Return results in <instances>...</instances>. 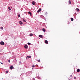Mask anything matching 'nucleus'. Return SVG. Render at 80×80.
<instances>
[{
    "label": "nucleus",
    "mask_w": 80,
    "mask_h": 80,
    "mask_svg": "<svg viewBox=\"0 0 80 80\" xmlns=\"http://www.w3.org/2000/svg\"><path fill=\"white\" fill-rule=\"evenodd\" d=\"M0 80H1L0 79Z\"/></svg>",
    "instance_id": "obj_34"
},
{
    "label": "nucleus",
    "mask_w": 80,
    "mask_h": 80,
    "mask_svg": "<svg viewBox=\"0 0 80 80\" xmlns=\"http://www.w3.org/2000/svg\"><path fill=\"white\" fill-rule=\"evenodd\" d=\"M70 77H72V75H70Z\"/></svg>",
    "instance_id": "obj_31"
},
{
    "label": "nucleus",
    "mask_w": 80,
    "mask_h": 80,
    "mask_svg": "<svg viewBox=\"0 0 80 80\" xmlns=\"http://www.w3.org/2000/svg\"><path fill=\"white\" fill-rule=\"evenodd\" d=\"M79 33H80V32H79Z\"/></svg>",
    "instance_id": "obj_33"
},
{
    "label": "nucleus",
    "mask_w": 80,
    "mask_h": 80,
    "mask_svg": "<svg viewBox=\"0 0 80 80\" xmlns=\"http://www.w3.org/2000/svg\"><path fill=\"white\" fill-rule=\"evenodd\" d=\"M28 14H30H30H31V13H31V12H28Z\"/></svg>",
    "instance_id": "obj_18"
},
{
    "label": "nucleus",
    "mask_w": 80,
    "mask_h": 80,
    "mask_svg": "<svg viewBox=\"0 0 80 80\" xmlns=\"http://www.w3.org/2000/svg\"><path fill=\"white\" fill-rule=\"evenodd\" d=\"M1 30H3V28L2 27L1 28Z\"/></svg>",
    "instance_id": "obj_20"
},
{
    "label": "nucleus",
    "mask_w": 80,
    "mask_h": 80,
    "mask_svg": "<svg viewBox=\"0 0 80 80\" xmlns=\"http://www.w3.org/2000/svg\"><path fill=\"white\" fill-rule=\"evenodd\" d=\"M39 37L40 38H43V36L42 35H39Z\"/></svg>",
    "instance_id": "obj_3"
},
{
    "label": "nucleus",
    "mask_w": 80,
    "mask_h": 80,
    "mask_svg": "<svg viewBox=\"0 0 80 80\" xmlns=\"http://www.w3.org/2000/svg\"><path fill=\"white\" fill-rule=\"evenodd\" d=\"M45 43H46V44H48V42L47 40H45Z\"/></svg>",
    "instance_id": "obj_7"
},
{
    "label": "nucleus",
    "mask_w": 80,
    "mask_h": 80,
    "mask_svg": "<svg viewBox=\"0 0 80 80\" xmlns=\"http://www.w3.org/2000/svg\"><path fill=\"white\" fill-rule=\"evenodd\" d=\"M46 80H47V79Z\"/></svg>",
    "instance_id": "obj_35"
},
{
    "label": "nucleus",
    "mask_w": 80,
    "mask_h": 80,
    "mask_svg": "<svg viewBox=\"0 0 80 80\" xmlns=\"http://www.w3.org/2000/svg\"><path fill=\"white\" fill-rule=\"evenodd\" d=\"M76 10L77 12H79V9H78V8H77Z\"/></svg>",
    "instance_id": "obj_13"
},
{
    "label": "nucleus",
    "mask_w": 80,
    "mask_h": 80,
    "mask_svg": "<svg viewBox=\"0 0 80 80\" xmlns=\"http://www.w3.org/2000/svg\"><path fill=\"white\" fill-rule=\"evenodd\" d=\"M19 24H20V25H22L23 24V22L21 21H19Z\"/></svg>",
    "instance_id": "obj_5"
},
{
    "label": "nucleus",
    "mask_w": 80,
    "mask_h": 80,
    "mask_svg": "<svg viewBox=\"0 0 80 80\" xmlns=\"http://www.w3.org/2000/svg\"><path fill=\"white\" fill-rule=\"evenodd\" d=\"M41 10H42V8H39V10H38L37 11V12L39 13L40 11H41Z\"/></svg>",
    "instance_id": "obj_2"
},
{
    "label": "nucleus",
    "mask_w": 80,
    "mask_h": 80,
    "mask_svg": "<svg viewBox=\"0 0 80 80\" xmlns=\"http://www.w3.org/2000/svg\"><path fill=\"white\" fill-rule=\"evenodd\" d=\"M31 58V56H28L26 58V59H27V58Z\"/></svg>",
    "instance_id": "obj_4"
},
{
    "label": "nucleus",
    "mask_w": 80,
    "mask_h": 80,
    "mask_svg": "<svg viewBox=\"0 0 80 80\" xmlns=\"http://www.w3.org/2000/svg\"><path fill=\"white\" fill-rule=\"evenodd\" d=\"M24 47L25 48H26V49H27L28 48V46H27V45H26L24 46Z\"/></svg>",
    "instance_id": "obj_6"
},
{
    "label": "nucleus",
    "mask_w": 80,
    "mask_h": 80,
    "mask_svg": "<svg viewBox=\"0 0 80 80\" xmlns=\"http://www.w3.org/2000/svg\"><path fill=\"white\" fill-rule=\"evenodd\" d=\"M42 30L43 32H45V28H42Z\"/></svg>",
    "instance_id": "obj_11"
},
{
    "label": "nucleus",
    "mask_w": 80,
    "mask_h": 80,
    "mask_svg": "<svg viewBox=\"0 0 80 80\" xmlns=\"http://www.w3.org/2000/svg\"><path fill=\"white\" fill-rule=\"evenodd\" d=\"M0 63H1V64H2V65H3V63L2 62H0Z\"/></svg>",
    "instance_id": "obj_26"
},
{
    "label": "nucleus",
    "mask_w": 80,
    "mask_h": 80,
    "mask_svg": "<svg viewBox=\"0 0 80 80\" xmlns=\"http://www.w3.org/2000/svg\"><path fill=\"white\" fill-rule=\"evenodd\" d=\"M38 62H40V60L39 59L38 60Z\"/></svg>",
    "instance_id": "obj_21"
},
{
    "label": "nucleus",
    "mask_w": 80,
    "mask_h": 80,
    "mask_svg": "<svg viewBox=\"0 0 80 80\" xmlns=\"http://www.w3.org/2000/svg\"><path fill=\"white\" fill-rule=\"evenodd\" d=\"M22 21L24 22H26V21L25 20H24V19H23L22 20Z\"/></svg>",
    "instance_id": "obj_17"
},
{
    "label": "nucleus",
    "mask_w": 80,
    "mask_h": 80,
    "mask_svg": "<svg viewBox=\"0 0 80 80\" xmlns=\"http://www.w3.org/2000/svg\"><path fill=\"white\" fill-rule=\"evenodd\" d=\"M45 15H47V12H46V13H45Z\"/></svg>",
    "instance_id": "obj_25"
},
{
    "label": "nucleus",
    "mask_w": 80,
    "mask_h": 80,
    "mask_svg": "<svg viewBox=\"0 0 80 80\" xmlns=\"http://www.w3.org/2000/svg\"><path fill=\"white\" fill-rule=\"evenodd\" d=\"M20 63H21V62H19Z\"/></svg>",
    "instance_id": "obj_32"
},
{
    "label": "nucleus",
    "mask_w": 80,
    "mask_h": 80,
    "mask_svg": "<svg viewBox=\"0 0 80 80\" xmlns=\"http://www.w3.org/2000/svg\"><path fill=\"white\" fill-rule=\"evenodd\" d=\"M28 45H30V42H28Z\"/></svg>",
    "instance_id": "obj_23"
},
{
    "label": "nucleus",
    "mask_w": 80,
    "mask_h": 80,
    "mask_svg": "<svg viewBox=\"0 0 80 80\" xmlns=\"http://www.w3.org/2000/svg\"><path fill=\"white\" fill-rule=\"evenodd\" d=\"M68 2H69V3L70 5L71 4V1H70V0H69Z\"/></svg>",
    "instance_id": "obj_14"
},
{
    "label": "nucleus",
    "mask_w": 80,
    "mask_h": 80,
    "mask_svg": "<svg viewBox=\"0 0 80 80\" xmlns=\"http://www.w3.org/2000/svg\"><path fill=\"white\" fill-rule=\"evenodd\" d=\"M8 9H9V10L10 11V10H11V8H10V7H9L8 8Z\"/></svg>",
    "instance_id": "obj_16"
},
{
    "label": "nucleus",
    "mask_w": 80,
    "mask_h": 80,
    "mask_svg": "<svg viewBox=\"0 0 80 80\" xmlns=\"http://www.w3.org/2000/svg\"><path fill=\"white\" fill-rule=\"evenodd\" d=\"M30 16H32V13L30 14Z\"/></svg>",
    "instance_id": "obj_28"
},
{
    "label": "nucleus",
    "mask_w": 80,
    "mask_h": 80,
    "mask_svg": "<svg viewBox=\"0 0 80 80\" xmlns=\"http://www.w3.org/2000/svg\"><path fill=\"white\" fill-rule=\"evenodd\" d=\"M71 21H73V18H71Z\"/></svg>",
    "instance_id": "obj_15"
},
{
    "label": "nucleus",
    "mask_w": 80,
    "mask_h": 80,
    "mask_svg": "<svg viewBox=\"0 0 80 80\" xmlns=\"http://www.w3.org/2000/svg\"><path fill=\"white\" fill-rule=\"evenodd\" d=\"M74 79H76V78H77L74 77Z\"/></svg>",
    "instance_id": "obj_29"
},
{
    "label": "nucleus",
    "mask_w": 80,
    "mask_h": 80,
    "mask_svg": "<svg viewBox=\"0 0 80 80\" xmlns=\"http://www.w3.org/2000/svg\"><path fill=\"white\" fill-rule=\"evenodd\" d=\"M30 37H32L33 36V34L31 33L29 34Z\"/></svg>",
    "instance_id": "obj_10"
},
{
    "label": "nucleus",
    "mask_w": 80,
    "mask_h": 80,
    "mask_svg": "<svg viewBox=\"0 0 80 80\" xmlns=\"http://www.w3.org/2000/svg\"><path fill=\"white\" fill-rule=\"evenodd\" d=\"M33 80H35V78H34L33 79Z\"/></svg>",
    "instance_id": "obj_30"
},
{
    "label": "nucleus",
    "mask_w": 80,
    "mask_h": 80,
    "mask_svg": "<svg viewBox=\"0 0 80 80\" xmlns=\"http://www.w3.org/2000/svg\"><path fill=\"white\" fill-rule=\"evenodd\" d=\"M10 59H9L8 61V62H10Z\"/></svg>",
    "instance_id": "obj_27"
},
{
    "label": "nucleus",
    "mask_w": 80,
    "mask_h": 80,
    "mask_svg": "<svg viewBox=\"0 0 80 80\" xmlns=\"http://www.w3.org/2000/svg\"><path fill=\"white\" fill-rule=\"evenodd\" d=\"M8 71H6V73H8Z\"/></svg>",
    "instance_id": "obj_22"
},
{
    "label": "nucleus",
    "mask_w": 80,
    "mask_h": 80,
    "mask_svg": "<svg viewBox=\"0 0 80 80\" xmlns=\"http://www.w3.org/2000/svg\"><path fill=\"white\" fill-rule=\"evenodd\" d=\"M32 5H35V2L33 1L32 2Z\"/></svg>",
    "instance_id": "obj_8"
},
{
    "label": "nucleus",
    "mask_w": 80,
    "mask_h": 80,
    "mask_svg": "<svg viewBox=\"0 0 80 80\" xmlns=\"http://www.w3.org/2000/svg\"><path fill=\"white\" fill-rule=\"evenodd\" d=\"M18 17H20V14H19L18 15Z\"/></svg>",
    "instance_id": "obj_24"
},
{
    "label": "nucleus",
    "mask_w": 80,
    "mask_h": 80,
    "mask_svg": "<svg viewBox=\"0 0 80 80\" xmlns=\"http://www.w3.org/2000/svg\"><path fill=\"white\" fill-rule=\"evenodd\" d=\"M77 72H80V70L79 69H77Z\"/></svg>",
    "instance_id": "obj_12"
},
{
    "label": "nucleus",
    "mask_w": 80,
    "mask_h": 80,
    "mask_svg": "<svg viewBox=\"0 0 80 80\" xmlns=\"http://www.w3.org/2000/svg\"><path fill=\"white\" fill-rule=\"evenodd\" d=\"M34 67H35V65L32 66V68H34Z\"/></svg>",
    "instance_id": "obj_19"
},
{
    "label": "nucleus",
    "mask_w": 80,
    "mask_h": 80,
    "mask_svg": "<svg viewBox=\"0 0 80 80\" xmlns=\"http://www.w3.org/2000/svg\"><path fill=\"white\" fill-rule=\"evenodd\" d=\"M0 44L1 45H4V44H5V43H4V42H3V41H1L0 42Z\"/></svg>",
    "instance_id": "obj_1"
},
{
    "label": "nucleus",
    "mask_w": 80,
    "mask_h": 80,
    "mask_svg": "<svg viewBox=\"0 0 80 80\" xmlns=\"http://www.w3.org/2000/svg\"><path fill=\"white\" fill-rule=\"evenodd\" d=\"M13 66H12L10 67V69H11V70H12L13 69Z\"/></svg>",
    "instance_id": "obj_9"
}]
</instances>
